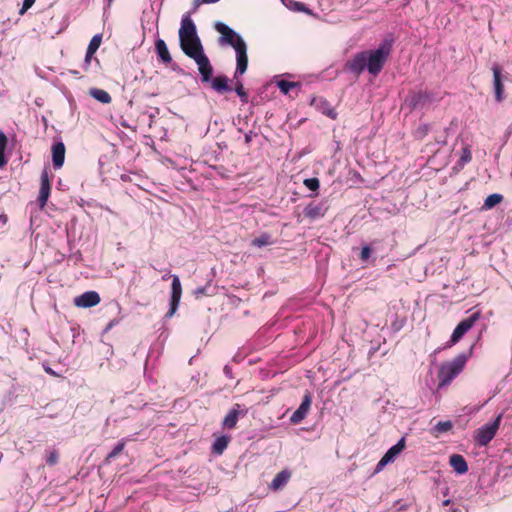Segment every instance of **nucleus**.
<instances>
[{
    "label": "nucleus",
    "instance_id": "37998d69",
    "mask_svg": "<svg viewBox=\"0 0 512 512\" xmlns=\"http://www.w3.org/2000/svg\"><path fill=\"white\" fill-rule=\"evenodd\" d=\"M252 135H253V132H252V131H250V132H248V133H246V134H245V142H246L247 144H249V143L252 141Z\"/></svg>",
    "mask_w": 512,
    "mask_h": 512
},
{
    "label": "nucleus",
    "instance_id": "7ed1b4c3",
    "mask_svg": "<svg viewBox=\"0 0 512 512\" xmlns=\"http://www.w3.org/2000/svg\"><path fill=\"white\" fill-rule=\"evenodd\" d=\"M465 362L464 356H457L451 362L442 364L438 372L440 385L449 384L463 370Z\"/></svg>",
    "mask_w": 512,
    "mask_h": 512
},
{
    "label": "nucleus",
    "instance_id": "f704fd0d",
    "mask_svg": "<svg viewBox=\"0 0 512 512\" xmlns=\"http://www.w3.org/2000/svg\"><path fill=\"white\" fill-rule=\"evenodd\" d=\"M471 160V152L468 148L463 149L462 156L460 158V165L463 166Z\"/></svg>",
    "mask_w": 512,
    "mask_h": 512
},
{
    "label": "nucleus",
    "instance_id": "a18cd8bd",
    "mask_svg": "<svg viewBox=\"0 0 512 512\" xmlns=\"http://www.w3.org/2000/svg\"><path fill=\"white\" fill-rule=\"evenodd\" d=\"M46 372H48L49 374L54 375V372L51 369H46Z\"/></svg>",
    "mask_w": 512,
    "mask_h": 512
},
{
    "label": "nucleus",
    "instance_id": "58836bf2",
    "mask_svg": "<svg viewBox=\"0 0 512 512\" xmlns=\"http://www.w3.org/2000/svg\"><path fill=\"white\" fill-rule=\"evenodd\" d=\"M169 279H172L171 288H181L180 279L176 275H168Z\"/></svg>",
    "mask_w": 512,
    "mask_h": 512
},
{
    "label": "nucleus",
    "instance_id": "423d86ee",
    "mask_svg": "<svg viewBox=\"0 0 512 512\" xmlns=\"http://www.w3.org/2000/svg\"><path fill=\"white\" fill-rule=\"evenodd\" d=\"M481 314L479 311L474 312L468 318L462 320L454 329L449 340L450 345H454L474 326L476 321L479 320Z\"/></svg>",
    "mask_w": 512,
    "mask_h": 512
},
{
    "label": "nucleus",
    "instance_id": "1a4fd4ad",
    "mask_svg": "<svg viewBox=\"0 0 512 512\" xmlns=\"http://www.w3.org/2000/svg\"><path fill=\"white\" fill-rule=\"evenodd\" d=\"M100 296L96 291L90 290L74 298L73 302L79 308H91L100 303Z\"/></svg>",
    "mask_w": 512,
    "mask_h": 512
},
{
    "label": "nucleus",
    "instance_id": "de8ad7c7",
    "mask_svg": "<svg viewBox=\"0 0 512 512\" xmlns=\"http://www.w3.org/2000/svg\"><path fill=\"white\" fill-rule=\"evenodd\" d=\"M94 61H95V64H96L97 66H99V60L95 58V59H94Z\"/></svg>",
    "mask_w": 512,
    "mask_h": 512
},
{
    "label": "nucleus",
    "instance_id": "ddd939ff",
    "mask_svg": "<svg viewBox=\"0 0 512 512\" xmlns=\"http://www.w3.org/2000/svg\"><path fill=\"white\" fill-rule=\"evenodd\" d=\"M50 189H51V187H50L48 171L45 169L41 173V185H40L39 197H38V202H39L40 208H43L46 205L47 200L50 195Z\"/></svg>",
    "mask_w": 512,
    "mask_h": 512
},
{
    "label": "nucleus",
    "instance_id": "0eeeda50",
    "mask_svg": "<svg viewBox=\"0 0 512 512\" xmlns=\"http://www.w3.org/2000/svg\"><path fill=\"white\" fill-rule=\"evenodd\" d=\"M493 73V91L495 100L498 103H501L505 99L504 93V84H503V76L501 73V68L499 65L494 64L491 68Z\"/></svg>",
    "mask_w": 512,
    "mask_h": 512
},
{
    "label": "nucleus",
    "instance_id": "8fccbe9b",
    "mask_svg": "<svg viewBox=\"0 0 512 512\" xmlns=\"http://www.w3.org/2000/svg\"><path fill=\"white\" fill-rule=\"evenodd\" d=\"M109 2H111L112 0H108Z\"/></svg>",
    "mask_w": 512,
    "mask_h": 512
},
{
    "label": "nucleus",
    "instance_id": "f257e3e1",
    "mask_svg": "<svg viewBox=\"0 0 512 512\" xmlns=\"http://www.w3.org/2000/svg\"><path fill=\"white\" fill-rule=\"evenodd\" d=\"M392 40H383L376 49L356 53L346 63V69L356 75L367 70L371 75H378L383 69L392 50Z\"/></svg>",
    "mask_w": 512,
    "mask_h": 512
},
{
    "label": "nucleus",
    "instance_id": "9b49d317",
    "mask_svg": "<svg viewBox=\"0 0 512 512\" xmlns=\"http://www.w3.org/2000/svg\"><path fill=\"white\" fill-rule=\"evenodd\" d=\"M190 38H199L196 31V26L191 18L186 15L182 18L181 27L179 29V39L183 42Z\"/></svg>",
    "mask_w": 512,
    "mask_h": 512
},
{
    "label": "nucleus",
    "instance_id": "4c0bfd02",
    "mask_svg": "<svg viewBox=\"0 0 512 512\" xmlns=\"http://www.w3.org/2000/svg\"><path fill=\"white\" fill-rule=\"evenodd\" d=\"M93 56H94V54H89V52H86V56H85L84 64H83L84 71L89 70V68L91 66V62L93 60Z\"/></svg>",
    "mask_w": 512,
    "mask_h": 512
},
{
    "label": "nucleus",
    "instance_id": "ea45409f",
    "mask_svg": "<svg viewBox=\"0 0 512 512\" xmlns=\"http://www.w3.org/2000/svg\"><path fill=\"white\" fill-rule=\"evenodd\" d=\"M34 2L35 0H24L20 13L23 14L25 11H27L34 4Z\"/></svg>",
    "mask_w": 512,
    "mask_h": 512
},
{
    "label": "nucleus",
    "instance_id": "f03ea898",
    "mask_svg": "<svg viewBox=\"0 0 512 512\" xmlns=\"http://www.w3.org/2000/svg\"><path fill=\"white\" fill-rule=\"evenodd\" d=\"M217 32L221 34L219 38L220 45H230L236 52V70L235 78L243 75L248 67L247 45L244 39L232 28L223 22H216L214 25Z\"/></svg>",
    "mask_w": 512,
    "mask_h": 512
},
{
    "label": "nucleus",
    "instance_id": "a19ab883",
    "mask_svg": "<svg viewBox=\"0 0 512 512\" xmlns=\"http://www.w3.org/2000/svg\"><path fill=\"white\" fill-rule=\"evenodd\" d=\"M428 132V125H423L422 127H420L418 130H417V136H423L425 134H427Z\"/></svg>",
    "mask_w": 512,
    "mask_h": 512
},
{
    "label": "nucleus",
    "instance_id": "b1692460",
    "mask_svg": "<svg viewBox=\"0 0 512 512\" xmlns=\"http://www.w3.org/2000/svg\"><path fill=\"white\" fill-rule=\"evenodd\" d=\"M503 200V196L499 193H493L486 197L482 209L490 210L496 205L500 204Z\"/></svg>",
    "mask_w": 512,
    "mask_h": 512
},
{
    "label": "nucleus",
    "instance_id": "20e7f679",
    "mask_svg": "<svg viewBox=\"0 0 512 512\" xmlns=\"http://www.w3.org/2000/svg\"><path fill=\"white\" fill-rule=\"evenodd\" d=\"M433 94L427 92H413L405 99V105L411 110H427L434 103Z\"/></svg>",
    "mask_w": 512,
    "mask_h": 512
},
{
    "label": "nucleus",
    "instance_id": "9d476101",
    "mask_svg": "<svg viewBox=\"0 0 512 512\" xmlns=\"http://www.w3.org/2000/svg\"><path fill=\"white\" fill-rule=\"evenodd\" d=\"M180 46L182 51L193 60L198 57V55L204 54L203 46L201 44L200 38H190L183 42H180Z\"/></svg>",
    "mask_w": 512,
    "mask_h": 512
},
{
    "label": "nucleus",
    "instance_id": "393cba45",
    "mask_svg": "<svg viewBox=\"0 0 512 512\" xmlns=\"http://www.w3.org/2000/svg\"><path fill=\"white\" fill-rule=\"evenodd\" d=\"M89 94L101 103L107 104L111 102V97L105 90L92 88L89 90Z\"/></svg>",
    "mask_w": 512,
    "mask_h": 512
},
{
    "label": "nucleus",
    "instance_id": "a211bd4d",
    "mask_svg": "<svg viewBox=\"0 0 512 512\" xmlns=\"http://www.w3.org/2000/svg\"><path fill=\"white\" fill-rule=\"evenodd\" d=\"M65 160V146L58 142L52 146V161L55 168H61Z\"/></svg>",
    "mask_w": 512,
    "mask_h": 512
},
{
    "label": "nucleus",
    "instance_id": "2eb2a0df",
    "mask_svg": "<svg viewBox=\"0 0 512 512\" xmlns=\"http://www.w3.org/2000/svg\"><path fill=\"white\" fill-rule=\"evenodd\" d=\"M405 448V438H401L395 445H393L389 450L385 453V455L382 457V459L379 461L378 465L382 466L385 465L401 453Z\"/></svg>",
    "mask_w": 512,
    "mask_h": 512
},
{
    "label": "nucleus",
    "instance_id": "49530a36",
    "mask_svg": "<svg viewBox=\"0 0 512 512\" xmlns=\"http://www.w3.org/2000/svg\"><path fill=\"white\" fill-rule=\"evenodd\" d=\"M204 291L205 290H203V289L197 290V292L200 293V294H204Z\"/></svg>",
    "mask_w": 512,
    "mask_h": 512
},
{
    "label": "nucleus",
    "instance_id": "72a5a7b5",
    "mask_svg": "<svg viewBox=\"0 0 512 512\" xmlns=\"http://www.w3.org/2000/svg\"><path fill=\"white\" fill-rule=\"evenodd\" d=\"M235 92L241 98L243 102H247V94L244 90L243 84L240 81H237L235 86Z\"/></svg>",
    "mask_w": 512,
    "mask_h": 512
},
{
    "label": "nucleus",
    "instance_id": "412c9836",
    "mask_svg": "<svg viewBox=\"0 0 512 512\" xmlns=\"http://www.w3.org/2000/svg\"><path fill=\"white\" fill-rule=\"evenodd\" d=\"M228 83L229 79L224 75L217 76L213 80L211 79L212 88L219 93L232 90Z\"/></svg>",
    "mask_w": 512,
    "mask_h": 512
},
{
    "label": "nucleus",
    "instance_id": "a878e982",
    "mask_svg": "<svg viewBox=\"0 0 512 512\" xmlns=\"http://www.w3.org/2000/svg\"><path fill=\"white\" fill-rule=\"evenodd\" d=\"M272 244H274V241H272L271 235L268 233H262L259 237L252 240V245L258 248Z\"/></svg>",
    "mask_w": 512,
    "mask_h": 512
},
{
    "label": "nucleus",
    "instance_id": "c03bdc74",
    "mask_svg": "<svg viewBox=\"0 0 512 512\" xmlns=\"http://www.w3.org/2000/svg\"><path fill=\"white\" fill-rule=\"evenodd\" d=\"M449 504H450V500H445V501L443 502V505H445V506H447V505H449Z\"/></svg>",
    "mask_w": 512,
    "mask_h": 512
},
{
    "label": "nucleus",
    "instance_id": "f3484780",
    "mask_svg": "<svg viewBox=\"0 0 512 512\" xmlns=\"http://www.w3.org/2000/svg\"><path fill=\"white\" fill-rule=\"evenodd\" d=\"M326 209L321 203H309L303 210L304 216L311 219H319L324 217Z\"/></svg>",
    "mask_w": 512,
    "mask_h": 512
},
{
    "label": "nucleus",
    "instance_id": "cd10ccee",
    "mask_svg": "<svg viewBox=\"0 0 512 512\" xmlns=\"http://www.w3.org/2000/svg\"><path fill=\"white\" fill-rule=\"evenodd\" d=\"M7 146V137L3 131L0 130V167H3L7 161L4 156V151Z\"/></svg>",
    "mask_w": 512,
    "mask_h": 512
},
{
    "label": "nucleus",
    "instance_id": "09e8293b",
    "mask_svg": "<svg viewBox=\"0 0 512 512\" xmlns=\"http://www.w3.org/2000/svg\"><path fill=\"white\" fill-rule=\"evenodd\" d=\"M438 143L446 144V141H445V140H442V141H438Z\"/></svg>",
    "mask_w": 512,
    "mask_h": 512
},
{
    "label": "nucleus",
    "instance_id": "aec40b11",
    "mask_svg": "<svg viewBox=\"0 0 512 512\" xmlns=\"http://www.w3.org/2000/svg\"><path fill=\"white\" fill-rule=\"evenodd\" d=\"M155 48H156V52H157L159 59L163 63H165V64L171 63L172 57H171L168 47L163 39L159 38L156 40Z\"/></svg>",
    "mask_w": 512,
    "mask_h": 512
},
{
    "label": "nucleus",
    "instance_id": "7c9ffc66",
    "mask_svg": "<svg viewBox=\"0 0 512 512\" xmlns=\"http://www.w3.org/2000/svg\"><path fill=\"white\" fill-rule=\"evenodd\" d=\"M282 3L288 7L290 10H293V11H307L305 5L301 2H297V1H293V0H289L288 2H286V0L282 1Z\"/></svg>",
    "mask_w": 512,
    "mask_h": 512
},
{
    "label": "nucleus",
    "instance_id": "79ce46f5",
    "mask_svg": "<svg viewBox=\"0 0 512 512\" xmlns=\"http://www.w3.org/2000/svg\"><path fill=\"white\" fill-rule=\"evenodd\" d=\"M325 114L332 119H335L337 116V113L334 111V109H329L327 112H325Z\"/></svg>",
    "mask_w": 512,
    "mask_h": 512
},
{
    "label": "nucleus",
    "instance_id": "6ab92c4d",
    "mask_svg": "<svg viewBox=\"0 0 512 512\" xmlns=\"http://www.w3.org/2000/svg\"><path fill=\"white\" fill-rule=\"evenodd\" d=\"M449 463L453 470L458 474H464L468 471V465L464 457L460 454L450 456Z\"/></svg>",
    "mask_w": 512,
    "mask_h": 512
},
{
    "label": "nucleus",
    "instance_id": "e433bc0d",
    "mask_svg": "<svg viewBox=\"0 0 512 512\" xmlns=\"http://www.w3.org/2000/svg\"><path fill=\"white\" fill-rule=\"evenodd\" d=\"M371 256V249L369 246L365 245L361 249L360 258L362 261H367Z\"/></svg>",
    "mask_w": 512,
    "mask_h": 512
},
{
    "label": "nucleus",
    "instance_id": "c85d7f7f",
    "mask_svg": "<svg viewBox=\"0 0 512 512\" xmlns=\"http://www.w3.org/2000/svg\"><path fill=\"white\" fill-rule=\"evenodd\" d=\"M59 452L56 449L46 451V463L48 466H55L59 462Z\"/></svg>",
    "mask_w": 512,
    "mask_h": 512
},
{
    "label": "nucleus",
    "instance_id": "5701e85b",
    "mask_svg": "<svg viewBox=\"0 0 512 512\" xmlns=\"http://www.w3.org/2000/svg\"><path fill=\"white\" fill-rule=\"evenodd\" d=\"M229 442H230V437H228V436L218 437L212 446L213 453H215L217 455H221L224 452V450L227 448Z\"/></svg>",
    "mask_w": 512,
    "mask_h": 512
},
{
    "label": "nucleus",
    "instance_id": "4468645a",
    "mask_svg": "<svg viewBox=\"0 0 512 512\" xmlns=\"http://www.w3.org/2000/svg\"><path fill=\"white\" fill-rule=\"evenodd\" d=\"M240 415L244 416L245 412L241 411V405L236 403L224 417L222 422L223 427L227 429L235 428Z\"/></svg>",
    "mask_w": 512,
    "mask_h": 512
},
{
    "label": "nucleus",
    "instance_id": "39448f33",
    "mask_svg": "<svg viewBox=\"0 0 512 512\" xmlns=\"http://www.w3.org/2000/svg\"><path fill=\"white\" fill-rule=\"evenodd\" d=\"M502 414H499L492 423L481 426L475 432V440L480 446H486L495 437L501 424Z\"/></svg>",
    "mask_w": 512,
    "mask_h": 512
},
{
    "label": "nucleus",
    "instance_id": "c9c22d12",
    "mask_svg": "<svg viewBox=\"0 0 512 512\" xmlns=\"http://www.w3.org/2000/svg\"><path fill=\"white\" fill-rule=\"evenodd\" d=\"M436 428L440 432H447L452 428V424L450 421L439 422Z\"/></svg>",
    "mask_w": 512,
    "mask_h": 512
},
{
    "label": "nucleus",
    "instance_id": "c756f323",
    "mask_svg": "<svg viewBox=\"0 0 512 512\" xmlns=\"http://www.w3.org/2000/svg\"><path fill=\"white\" fill-rule=\"evenodd\" d=\"M101 41H102V36L100 34L94 35L92 37V39L90 40V43L87 48V52H89V54H95L96 51L98 50L99 46L101 45Z\"/></svg>",
    "mask_w": 512,
    "mask_h": 512
},
{
    "label": "nucleus",
    "instance_id": "4be33fe9",
    "mask_svg": "<svg viewBox=\"0 0 512 512\" xmlns=\"http://www.w3.org/2000/svg\"><path fill=\"white\" fill-rule=\"evenodd\" d=\"M181 292H182V290H172L171 300H170V309L168 310V312L165 315L166 318H171L175 314V312L178 308L180 299H181Z\"/></svg>",
    "mask_w": 512,
    "mask_h": 512
},
{
    "label": "nucleus",
    "instance_id": "2f4dec72",
    "mask_svg": "<svg viewBox=\"0 0 512 512\" xmlns=\"http://www.w3.org/2000/svg\"><path fill=\"white\" fill-rule=\"evenodd\" d=\"M125 448V441L124 440H121L115 447L114 449L108 453L107 457H106V461H110L111 459H113L114 457H116L117 455H119L120 453H122V451L124 450Z\"/></svg>",
    "mask_w": 512,
    "mask_h": 512
},
{
    "label": "nucleus",
    "instance_id": "f8f14e48",
    "mask_svg": "<svg viewBox=\"0 0 512 512\" xmlns=\"http://www.w3.org/2000/svg\"><path fill=\"white\" fill-rule=\"evenodd\" d=\"M194 61L198 66L202 82H210L213 74V67L205 53L198 55Z\"/></svg>",
    "mask_w": 512,
    "mask_h": 512
},
{
    "label": "nucleus",
    "instance_id": "473e14b6",
    "mask_svg": "<svg viewBox=\"0 0 512 512\" xmlns=\"http://www.w3.org/2000/svg\"><path fill=\"white\" fill-rule=\"evenodd\" d=\"M304 185L311 191H317L319 189V186H320V182L318 180V178H307L304 180Z\"/></svg>",
    "mask_w": 512,
    "mask_h": 512
},
{
    "label": "nucleus",
    "instance_id": "6e6552de",
    "mask_svg": "<svg viewBox=\"0 0 512 512\" xmlns=\"http://www.w3.org/2000/svg\"><path fill=\"white\" fill-rule=\"evenodd\" d=\"M311 404L312 396L310 392L307 391L303 396L302 402L298 409L294 411L293 414L290 416V422L292 424H299L300 422H302L306 418L310 410Z\"/></svg>",
    "mask_w": 512,
    "mask_h": 512
},
{
    "label": "nucleus",
    "instance_id": "bb28decb",
    "mask_svg": "<svg viewBox=\"0 0 512 512\" xmlns=\"http://www.w3.org/2000/svg\"><path fill=\"white\" fill-rule=\"evenodd\" d=\"M277 87L283 94L287 95L292 89H294L296 87H300V83L286 81V80H279V81H277Z\"/></svg>",
    "mask_w": 512,
    "mask_h": 512
},
{
    "label": "nucleus",
    "instance_id": "dca6fc26",
    "mask_svg": "<svg viewBox=\"0 0 512 512\" xmlns=\"http://www.w3.org/2000/svg\"><path fill=\"white\" fill-rule=\"evenodd\" d=\"M291 471L288 469H283L279 473L275 475L271 483L269 484V488L273 491H278L286 486L291 478Z\"/></svg>",
    "mask_w": 512,
    "mask_h": 512
}]
</instances>
